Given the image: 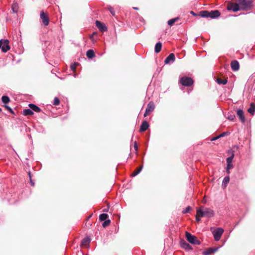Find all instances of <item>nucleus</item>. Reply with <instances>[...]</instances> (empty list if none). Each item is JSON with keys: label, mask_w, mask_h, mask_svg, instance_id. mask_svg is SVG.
<instances>
[{"label": "nucleus", "mask_w": 255, "mask_h": 255, "mask_svg": "<svg viewBox=\"0 0 255 255\" xmlns=\"http://www.w3.org/2000/svg\"><path fill=\"white\" fill-rule=\"evenodd\" d=\"M252 0H233L227 4V9L234 12L243 10H249L253 7Z\"/></svg>", "instance_id": "obj_1"}, {"label": "nucleus", "mask_w": 255, "mask_h": 255, "mask_svg": "<svg viewBox=\"0 0 255 255\" xmlns=\"http://www.w3.org/2000/svg\"><path fill=\"white\" fill-rule=\"evenodd\" d=\"M214 211L209 208H204L201 206L197 209V215L200 217H211L214 216Z\"/></svg>", "instance_id": "obj_2"}, {"label": "nucleus", "mask_w": 255, "mask_h": 255, "mask_svg": "<svg viewBox=\"0 0 255 255\" xmlns=\"http://www.w3.org/2000/svg\"><path fill=\"white\" fill-rule=\"evenodd\" d=\"M179 83L186 87H190L194 83V80L191 77L183 76L179 78Z\"/></svg>", "instance_id": "obj_3"}, {"label": "nucleus", "mask_w": 255, "mask_h": 255, "mask_svg": "<svg viewBox=\"0 0 255 255\" xmlns=\"http://www.w3.org/2000/svg\"><path fill=\"white\" fill-rule=\"evenodd\" d=\"M186 238L187 240L192 244L199 245L200 244L197 237L188 232L186 233Z\"/></svg>", "instance_id": "obj_4"}, {"label": "nucleus", "mask_w": 255, "mask_h": 255, "mask_svg": "<svg viewBox=\"0 0 255 255\" xmlns=\"http://www.w3.org/2000/svg\"><path fill=\"white\" fill-rule=\"evenodd\" d=\"M3 52H6L10 49L9 41L7 39H1L0 40V49Z\"/></svg>", "instance_id": "obj_5"}, {"label": "nucleus", "mask_w": 255, "mask_h": 255, "mask_svg": "<svg viewBox=\"0 0 255 255\" xmlns=\"http://www.w3.org/2000/svg\"><path fill=\"white\" fill-rule=\"evenodd\" d=\"M224 233V230L221 228H218L213 232L214 239L216 241H218L223 233Z\"/></svg>", "instance_id": "obj_6"}, {"label": "nucleus", "mask_w": 255, "mask_h": 255, "mask_svg": "<svg viewBox=\"0 0 255 255\" xmlns=\"http://www.w3.org/2000/svg\"><path fill=\"white\" fill-rule=\"evenodd\" d=\"M155 109V105L154 103L152 101L150 102L147 106L145 112L144 114V117H146L147 115H148L150 113L153 111Z\"/></svg>", "instance_id": "obj_7"}, {"label": "nucleus", "mask_w": 255, "mask_h": 255, "mask_svg": "<svg viewBox=\"0 0 255 255\" xmlns=\"http://www.w3.org/2000/svg\"><path fill=\"white\" fill-rule=\"evenodd\" d=\"M40 17L43 23L45 25H48L49 22V18L43 11H41L40 12Z\"/></svg>", "instance_id": "obj_8"}, {"label": "nucleus", "mask_w": 255, "mask_h": 255, "mask_svg": "<svg viewBox=\"0 0 255 255\" xmlns=\"http://www.w3.org/2000/svg\"><path fill=\"white\" fill-rule=\"evenodd\" d=\"M231 66L232 69L234 71H237L239 70L240 68V64L238 61L233 60L231 62Z\"/></svg>", "instance_id": "obj_9"}, {"label": "nucleus", "mask_w": 255, "mask_h": 255, "mask_svg": "<svg viewBox=\"0 0 255 255\" xmlns=\"http://www.w3.org/2000/svg\"><path fill=\"white\" fill-rule=\"evenodd\" d=\"M219 247L215 248H208L203 252V254L204 255H210L214 253L215 252L217 251L219 249Z\"/></svg>", "instance_id": "obj_10"}, {"label": "nucleus", "mask_w": 255, "mask_h": 255, "mask_svg": "<svg viewBox=\"0 0 255 255\" xmlns=\"http://www.w3.org/2000/svg\"><path fill=\"white\" fill-rule=\"evenodd\" d=\"M96 25L99 29L101 31H105L107 30V28L105 24L101 23L99 21L97 20L96 21Z\"/></svg>", "instance_id": "obj_11"}, {"label": "nucleus", "mask_w": 255, "mask_h": 255, "mask_svg": "<svg viewBox=\"0 0 255 255\" xmlns=\"http://www.w3.org/2000/svg\"><path fill=\"white\" fill-rule=\"evenodd\" d=\"M175 60V55L173 53L170 54L164 61L165 64H168L170 62H173Z\"/></svg>", "instance_id": "obj_12"}, {"label": "nucleus", "mask_w": 255, "mask_h": 255, "mask_svg": "<svg viewBox=\"0 0 255 255\" xmlns=\"http://www.w3.org/2000/svg\"><path fill=\"white\" fill-rule=\"evenodd\" d=\"M149 125L146 121H143L140 127L139 131L140 132L145 131L148 128Z\"/></svg>", "instance_id": "obj_13"}, {"label": "nucleus", "mask_w": 255, "mask_h": 255, "mask_svg": "<svg viewBox=\"0 0 255 255\" xmlns=\"http://www.w3.org/2000/svg\"><path fill=\"white\" fill-rule=\"evenodd\" d=\"M210 12V17L212 18H215L219 17L220 15V13L219 10H212Z\"/></svg>", "instance_id": "obj_14"}, {"label": "nucleus", "mask_w": 255, "mask_h": 255, "mask_svg": "<svg viewBox=\"0 0 255 255\" xmlns=\"http://www.w3.org/2000/svg\"><path fill=\"white\" fill-rule=\"evenodd\" d=\"M237 114L238 116L239 117L241 122L242 123H244L245 119L243 111L241 109L238 110L237 112Z\"/></svg>", "instance_id": "obj_15"}, {"label": "nucleus", "mask_w": 255, "mask_h": 255, "mask_svg": "<svg viewBox=\"0 0 255 255\" xmlns=\"http://www.w3.org/2000/svg\"><path fill=\"white\" fill-rule=\"evenodd\" d=\"M28 106L32 110L35 112L39 113L41 111V109L34 104H30Z\"/></svg>", "instance_id": "obj_16"}, {"label": "nucleus", "mask_w": 255, "mask_h": 255, "mask_svg": "<svg viewBox=\"0 0 255 255\" xmlns=\"http://www.w3.org/2000/svg\"><path fill=\"white\" fill-rule=\"evenodd\" d=\"M181 246L186 250H191L192 249L191 246L184 241L181 242Z\"/></svg>", "instance_id": "obj_17"}, {"label": "nucleus", "mask_w": 255, "mask_h": 255, "mask_svg": "<svg viewBox=\"0 0 255 255\" xmlns=\"http://www.w3.org/2000/svg\"><path fill=\"white\" fill-rule=\"evenodd\" d=\"M248 112L252 115H253L255 112V105L254 103H251L250 107L248 110Z\"/></svg>", "instance_id": "obj_18"}, {"label": "nucleus", "mask_w": 255, "mask_h": 255, "mask_svg": "<svg viewBox=\"0 0 255 255\" xmlns=\"http://www.w3.org/2000/svg\"><path fill=\"white\" fill-rule=\"evenodd\" d=\"M162 43L160 42L157 43L155 46L154 50L156 53H159L161 49Z\"/></svg>", "instance_id": "obj_19"}, {"label": "nucleus", "mask_w": 255, "mask_h": 255, "mask_svg": "<svg viewBox=\"0 0 255 255\" xmlns=\"http://www.w3.org/2000/svg\"><path fill=\"white\" fill-rule=\"evenodd\" d=\"M86 55L89 58L92 59L95 56V53L93 50L90 49L87 51Z\"/></svg>", "instance_id": "obj_20"}, {"label": "nucleus", "mask_w": 255, "mask_h": 255, "mask_svg": "<svg viewBox=\"0 0 255 255\" xmlns=\"http://www.w3.org/2000/svg\"><path fill=\"white\" fill-rule=\"evenodd\" d=\"M33 114V112L30 109H25L23 111V115L24 116H31Z\"/></svg>", "instance_id": "obj_21"}, {"label": "nucleus", "mask_w": 255, "mask_h": 255, "mask_svg": "<svg viewBox=\"0 0 255 255\" xmlns=\"http://www.w3.org/2000/svg\"><path fill=\"white\" fill-rule=\"evenodd\" d=\"M142 168V166H139L137 167L132 173V176H135L137 175L139 172L141 171Z\"/></svg>", "instance_id": "obj_22"}, {"label": "nucleus", "mask_w": 255, "mask_h": 255, "mask_svg": "<svg viewBox=\"0 0 255 255\" xmlns=\"http://www.w3.org/2000/svg\"><path fill=\"white\" fill-rule=\"evenodd\" d=\"M200 15L203 17H210V12L208 11H202L200 12Z\"/></svg>", "instance_id": "obj_23"}, {"label": "nucleus", "mask_w": 255, "mask_h": 255, "mask_svg": "<svg viewBox=\"0 0 255 255\" xmlns=\"http://www.w3.org/2000/svg\"><path fill=\"white\" fill-rule=\"evenodd\" d=\"M90 242V239L89 238H85L82 241L81 245L83 246H86Z\"/></svg>", "instance_id": "obj_24"}, {"label": "nucleus", "mask_w": 255, "mask_h": 255, "mask_svg": "<svg viewBox=\"0 0 255 255\" xmlns=\"http://www.w3.org/2000/svg\"><path fill=\"white\" fill-rule=\"evenodd\" d=\"M1 101L3 103L6 104L9 102L10 99L8 97L6 96H3L1 97Z\"/></svg>", "instance_id": "obj_25"}, {"label": "nucleus", "mask_w": 255, "mask_h": 255, "mask_svg": "<svg viewBox=\"0 0 255 255\" xmlns=\"http://www.w3.org/2000/svg\"><path fill=\"white\" fill-rule=\"evenodd\" d=\"M108 218V215L106 213L101 214L99 216V219L101 221H105L107 220Z\"/></svg>", "instance_id": "obj_26"}, {"label": "nucleus", "mask_w": 255, "mask_h": 255, "mask_svg": "<svg viewBox=\"0 0 255 255\" xmlns=\"http://www.w3.org/2000/svg\"><path fill=\"white\" fill-rule=\"evenodd\" d=\"M217 82L219 84L225 85L227 83V79H222L221 78H218L217 79Z\"/></svg>", "instance_id": "obj_27"}, {"label": "nucleus", "mask_w": 255, "mask_h": 255, "mask_svg": "<svg viewBox=\"0 0 255 255\" xmlns=\"http://www.w3.org/2000/svg\"><path fill=\"white\" fill-rule=\"evenodd\" d=\"M230 181V177L229 176L225 177V178L223 179L222 185H225V186H226V185L229 183Z\"/></svg>", "instance_id": "obj_28"}, {"label": "nucleus", "mask_w": 255, "mask_h": 255, "mask_svg": "<svg viewBox=\"0 0 255 255\" xmlns=\"http://www.w3.org/2000/svg\"><path fill=\"white\" fill-rule=\"evenodd\" d=\"M178 19V18L171 19L168 21V24L170 26H172Z\"/></svg>", "instance_id": "obj_29"}, {"label": "nucleus", "mask_w": 255, "mask_h": 255, "mask_svg": "<svg viewBox=\"0 0 255 255\" xmlns=\"http://www.w3.org/2000/svg\"><path fill=\"white\" fill-rule=\"evenodd\" d=\"M234 157V153H232V155L227 158V163H232L233 159Z\"/></svg>", "instance_id": "obj_30"}, {"label": "nucleus", "mask_w": 255, "mask_h": 255, "mask_svg": "<svg viewBox=\"0 0 255 255\" xmlns=\"http://www.w3.org/2000/svg\"><path fill=\"white\" fill-rule=\"evenodd\" d=\"M107 8L110 11V12H111V13L112 14L113 16L115 15V10H114L113 7H112L111 6L109 5L108 6Z\"/></svg>", "instance_id": "obj_31"}, {"label": "nucleus", "mask_w": 255, "mask_h": 255, "mask_svg": "<svg viewBox=\"0 0 255 255\" xmlns=\"http://www.w3.org/2000/svg\"><path fill=\"white\" fill-rule=\"evenodd\" d=\"M60 104V100L57 97L54 99L53 104L55 106H58Z\"/></svg>", "instance_id": "obj_32"}, {"label": "nucleus", "mask_w": 255, "mask_h": 255, "mask_svg": "<svg viewBox=\"0 0 255 255\" xmlns=\"http://www.w3.org/2000/svg\"><path fill=\"white\" fill-rule=\"evenodd\" d=\"M111 223V221L110 220H106L104 221V222L103 223L102 226L103 227H106L108 226Z\"/></svg>", "instance_id": "obj_33"}, {"label": "nucleus", "mask_w": 255, "mask_h": 255, "mask_svg": "<svg viewBox=\"0 0 255 255\" xmlns=\"http://www.w3.org/2000/svg\"><path fill=\"white\" fill-rule=\"evenodd\" d=\"M96 33L94 32L90 36V39L91 40V41L93 43H95L96 41V40L94 38V35H96Z\"/></svg>", "instance_id": "obj_34"}, {"label": "nucleus", "mask_w": 255, "mask_h": 255, "mask_svg": "<svg viewBox=\"0 0 255 255\" xmlns=\"http://www.w3.org/2000/svg\"><path fill=\"white\" fill-rule=\"evenodd\" d=\"M12 9L14 12H16L17 11V7L16 4L12 5Z\"/></svg>", "instance_id": "obj_35"}, {"label": "nucleus", "mask_w": 255, "mask_h": 255, "mask_svg": "<svg viewBox=\"0 0 255 255\" xmlns=\"http://www.w3.org/2000/svg\"><path fill=\"white\" fill-rule=\"evenodd\" d=\"M4 107H5V109H6L8 111H9L10 113L13 114V111H12V109H11L10 107H9V106H6V105H5Z\"/></svg>", "instance_id": "obj_36"}, {"label": "nucleus", "mask_w": 255, "mask_h": 255, "mask_svg": "<svg viewBox=\"0 0 255 255\" xmlns=\"http://www.w3.org/2000/svg\"><path fill=\"white\" fill-rule=\"evenodd\" d=\"M233 168V165L232 163H227L226 170H230V169Z\"/></svg>", "instance_id": "obj_37"}, {"label": "nucleus", "mask_w": 255, "mask_h": 255, "mask_svg": "<svg viewBox=\"0 0 255 255\" xmlns=\"http://www.w3.org/2000/svg\"><path fill=\"white\" fill-rule=\"evenodd\" d=\"M77 65V64H76V63H74L73 64L71 65V69L73 71H75L76 70Z\"/></svg>", "instance_id": "obj_38"}, {"label": "nucleus", "mask_w": 255, "mask_h": 255, "mask_svg": "<svg viewBox=\"0 0 255 255\" xmlns=\"http://www.w3.org/2000/svg\"><path fill=\"white\" fill-rule=\"evenodd\" d=\"M191 209V208L190 207L188 206V207L186 208L185 211L184 212V213H186L187 212H188Z\"/></svg>", "instance_id": "obj_39"}, {"label": "nucleus", "mask_w": 255, "mask_h": 255, "mask_svg": "<svg viewBox=\"0 0 255 255\" xmlns=\"http://www.w3.org/2000/svg\"><path fill=\"white\" fill-rule=\"evenodd\" d=\"M134 148L136 151H137L138 146H137V143H136V142H135L134 144Z\"/></svg>", "instance_id": "obj_40"}, {"label": "nucleus", "mask_w": 255, "mask_h": 255, "mask_svg": "<svg viewBox=\"0 0 255 255\" xmlns=\"http://www.w3.org/2000/svg\"><path fill=\"white\" fill-rule=\"evenodd\" d=\"M201 217H200V216H198L197 215V213H196V220L197 221H200V218H201Z\"/></svg>", "instance_id": "obj_41"}, {"label": "nucleus", "mask_w": 255, "mask_h": 255, "mask_svg": "<svg viewBox=\"0 0 255 255\" xmlns=\"http://www.w3.org/2000/svg\"><path fill=\"white\" fill-rule=\"evenodd\" d=\"M235 118L234 116H231L229 118V119L230 120H233Z\"/></svg>", "instance_id": "obj_42"}, {"label": "nucleus", "mask_w": 255, "mask_h": 255, "mask_svg": "<svg viewBox=\"0 0 255 255\" xmlns=\"http://www.w3.org/2000/svg\"><path fill=\"white\" fill-rule=\"evenodd\" d=\"M225 134H226V132H223L222 133H221V134L219 135V137H222V136H224Z\"/></svg>", "instance_id": "obj_43"}, {"label": "nucleus", "mask_w": 255, "mask_h": 255, "mask_svg": "<svg viewBox=\"0 0 255 255\" xmlns=\"http://www.w3.org/2000/svg\"><path fill=\"white\" fill-rule=\"evenodd\" d=\"M219 137H220L219 136H218L217 137H214L212 139V140H215L218 139Z\"/></svg>", "instance_id": "obj_44"}, {"label": "nucleus", "mask_w": 255, "mask_h": 255, "mask_svg": "<svg viewBox=\"0 0 255 255\" xmlns=\"http://www.w3.org/2000/svg\"><path fill=\"white\" fill-rule=\"evenodd\" d=\"M30 183L32 186H34V183L32 181V180L30 179Z\"/></svg>", "instance_id": "obj_45"}, {"label": "nucleus", "mask_w": 255, "mask_h": 255, "mask_svg": "<svg viewBox=\"0 0 255 255\" xmlns=\"http://www.w3.org/2000/svg\"><path fill=\"white\" fill-rule=\"evenodd\" d=\"M227 172L229 174L230 173V170H226Z\"/></svg>", "instance_id": "obj_46"}, {"label": "nucleus", "mask_w": 255, "mask_h": 255, "mask_svg": "<svg viewBox=\"0 0 255 255\" xmlns=\"http://www.w3.org/2000/svg\"><path fill=\"white\" fill-rule=\"evenodd\" d=\"M135 9H137L138 8L137 7H134Z\"/></svg>", "instance_id": "obj_47"}, {"label": "nucleus", "mask_w": 255, "mask_h": 255, "mask_svg": "<svg viewBox=\"0 0 255 255\" xmlns=\"http://www.w3.org/2000/svg\"><path fill=\"white\" fill-rule=\"evenodd\" d=\"M1 112V109L0 108V112Z\"/></svg>", "instance_id": "obj_48"}]
</instances>
